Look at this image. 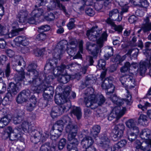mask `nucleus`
Wrapping results in <instances>:
<instances>
[{"instance_id": "1", "label": "nucleus", "mask_w": 151, "mask_h": 151, "mask_svg": "<svg viewBox=\"0 0 151 151\" xmlns=\"http://www.w3.org/2000/svg\"><path fill=\"white\" fill-rule=\"evenodd\" d=\"M98 26L93 27L91 29L87 31L86 35L89 40L92 41H96V44L88 42L86 43V49L90 51L94 56H96L101 51V49L103 46L104 42L106 40L107 35L106 32L101 34V29H98Z\"/></svg>"}, {"instance_id": "2", "label": "nucleus", "mask_w": 151, "mask_h": 151, "mask_svg": "<svg viewBox=\"0 0 151 151\" xmlns=\"http://www.w3.org/2000/svg\"><path fill=\"white\" fill-rule=\"evenodd\" d=\"M73 49L75 50L77 46V41L76 40H72L69 42V45L66 44V42L64 41H62L59 42L57 45L52 55L55 58L60 59L61 55L64 52V48L65 46Z\"/></svg>"}, {"instance_id": "3", "label": "nucleus", "mask_w": 151, "mask_h": 151, "mask_svg": "<svg viewBox=\"0 0 151 151\" xmlns=\"http://www.w3.org/2000/svg\"><path fill=\"white\" fill-rule=\"evenodd\" d=\"M109 99L114 104L119 106L116 107L114 110H115V114L116 116V121L118 120L125 114L126 109L125 107H122L121 109L120 106L122 105L124 103L123 100L117 97L116 95H113L110 97H108Z\"/></svg>"}, {"instance_id": "4", "label": "nucleus", "mask_w": 151, "mask_h": 151, "mask_svg": "<svg viewBox=\"0 0 151 151\" xmlns=\"http://www.w3.org/2000/svg\"><path fill=\"white\" fill-rule=\"evenodd\" d=\"M41 76L34 75L32 80L28 81L30 85L31 90L35 93H39L43 91L44 89L42 79L40 78Z\"/></svg>"}, {"instance_id": "5", "label": "nucleus", "mask_w": 151, "mask_h": 151, "mask_svg": "<svg viewBox=\"0 0 151 151\" xmlns=\"http://www.w3.org/2000/svg\"><path fill=\"white\" fill-rule=\"evenodd\" d=\"M119 80L122 84L125 87H128L129 89L134 87L136 83L133 73L124 75L119 74Z\"/></svg>"}, {"instance_id": "6", "label": "nucleus", "mask_w": 151, "mask_h": 151, "mask_svg": "<svg viewBox=\"0 0 151 151\" xmlns=\"http://www.w3.org/2000/svg\"><path fill=\"white\" fill-rule=\"evenodd\" d=\"M60 104L61 105L60 106H55L52 108L50 114L53 118L62 114L66 110L69 109L71 106L70 101Z\"/></svg>"}, {"instance_id": "7", "label": "nucleus", "mask_w": 151, "mask_h": 151, "mask_svg": "<svg viewBox=\"0 0 151 151\" xmlns=\"http://www.w3.org/2000/svg\"><path fill=\"white\" fill-rule=\"evenodd\" d=\"M70 91V87L69 86H67L65 88L63 94L61 95L60 94H57L55 95V102L57 104H63L70 101L69 100L70 97L69 95Z\"/></svg>"}, {"instance_id": "8", "label": "nucleus", "mask_w": 151, "mask_h": 151, "mask_svg": "<svg viewBox=\"0 0 151 151\" xmlns=\"http://www.w3.org/2000/svg\"><path fill=\"white\" fill-rule=\"evenodd\" d=\"M17 60L15 61V65H16V69L18 68L19 66L21 65V63L24 64L23 66L24 67L25 65L24 61L23 59L20 57H17ZM16 70L18 72L19 75L17 77H16L15 80L18 81H21L23 80L24 78V72L22 67H21L20 70H19L16 69Z\"/></svg>"}, {"instance_id": "9", "label": "nucleus", "mask_w": 151, "mask_h": 151, "mask_svg": "<svg viewBox=\"0 0 151 151\" xmlns=\"http://www.w3.org/2000/svg\"><path fill=\"white\" fill-rule=\"evenodd\" d=\"M149 142L148 141H144L141 143L139 140H136L134 143L135 151H151V146L149 145Z\"/></svg>"}, {"instance_id": "10", "label": "nucleus", "mask_w": 151, "mask_h": 151, "mask_svg": "<svg viewBox=\"0 0 151 151\" xmlns=\"http://www.w3.org/2000/svg\"><path fill=\"white\" fill-rule=\"evenodd\" d=\"M33 132V136H31L30 140L34 144L37 143L40 141H44L46 137L47 136L46 135L45 136L43 135L42 131L40 130H35Z\"/></svg>"}, {"instance_id": "11", "label": "nucleus", "mask_w": 151, "mask_h": 151, "mask_svg": "<svg viewBox=\"0 0 151 151\" xmlns=\"http://www.w3.org/2000/svg\"><path fill=\"white\" fill-rule=\"evenodd\" d=\"M81 67V65L78 64L77 63H73L67 65L62 64L60 66L58 67L57 69L55 70L54 74L56 75L60 74L62 72H64L65 69L66 70V69H69L70 68H72L73 67H76L77 68V67L80 68Z\"/></svg>"}, {"instance_id": "12", "label": "nucleus", "mask_w": 151, "mask_h": 151, "mask_svg": "<svg viewBox=\"0 0 151 151\" xmlns=\"http://www.w3.org/2000/svg\"><path fill=\"white\" fill-rule=\"evenodd\" d=\"M31 92L29 90H24L18 94L16 99L18 104H22L26 102L30 96Z\"/></svg>"}, {"instance_id": "13", "label": "nucleus", "mask_w": 151, "mask_h": 151, "mask_svg": "<svg viewBox=\"0 0 151 151\" xmlns=\"http://www.w3.org/2000/svg\"><path fill=\"white\" fill-rule=\"evenodd\" d=\"M58 67L55 68L53 70V73L55 77L59 76L58 78V81L60 83H67L70 79V76L67 74L66 70H64V72H62L60 74L56 75L54 74V71L55 69H57Z\"/></svg>"}, {"instance_id": "14", "label": "nucleus", "mask_w": 151, "mask_h": 151, "mask_svg": "<svg viewBox=\"0 0 151 151\" xmlns=\"http://www.w3.org/2000/svg\"><path fill=\"white\" fill-rule=\"evenodd\" d=\"M85 101L86 105L87 107H90L92 109H93L97 107L95 95L89 96L88 98H85Z\"/></svg>"}, {"instance_id": "15", "label": "nucleus", "mask_w": 151, "mask_h": 151, "mask_svg": "<svg viewBox=\"0 0 151 151\" xmlns=\"http://www.w3.org/2000/svg\"><path fill=\"white\" fill-rule=\"evenodd\" d=\"M101 87L103 89H107L106 94L108 96L113 93L115 89V87L112 84L109 83L108 79L106 78L103 81L101 85Z\"/></svg>"}, {"instance_id": "16", "label": "nucleus", "mask_w": 151, "mask_h": 151, "mask_svg": "<svg viewBox=\"0 0 151 151\" xmlns=\"http://www.w3.org/2000/svg\"><path fill=\"white\" fill-rule=\"evenodd\" d=\"M28 14V12L26 10H20L17 15V20L20 23L26 22Z\"/></svg>"}, {"instance_id": "17", "label": "nucleus", "mask_w": 151, "mask_h": 151, "mask_svg": "<svg viewBox=\"0 0 151 151\" xmlns=\"http://www.w3.org/2000/svg\"><path fill=\"white\" fill-rule=\"evenodd\" d=\"M144 22L141 29L138 31V33H140L142 30L144 33L148 32L151 31V22L149 17H147L145 18Z\"/></svg>"}, {"instance_id": "18", "label": "nucleus", "mask_w": 151, "mask_h": 151, "mask_svg": "<svg viewBox=\"0 0 151 151\" xmlns=\"http://www.w3.org/2000/svg\"><path fill=\"white\" fill-rule=\"evenodd\" d=\"M14 41L15 45L18 46L20 45L27 46L29 43L28 38L24 36H18L14 39Z\"/></svg>"}, {"instance_id": "19", "label": "nucleus", "mask_w": 151, "mask_h": 151, "mask_svg": "<svg viewBox=\"0 0 151 151\" xmlns=\"http://www.w3.org/2000/svg\"><path fill=\"white\" fill-rule=\"evenodd\" d=\"M140 137L145 141L149 142V145L151 146V130L147 129H143L140 134Z\"/></svg>"}, {"instance_id": "20", "label": "nucleus", "mask_w": 151, "mask_h": 151, "mask_svg": "<svg viewBox=\"0 0 151 151\" xmlns=\"http://www.w3.org/2000/svg\"><path fill=\"white\" fill-rule=\"evenodd\" d=\"M118 10L116 9H113L109 12V16L110 19L113 20L120 22L122 19V16L119 14Z\"/></svg>"}, {"instance_id": "21", "label": "nucleus", "mask_w": 151, "mask_h": 151, "mask_svg": "<svg viewBox=\"0 0 151 151\" xmlns=\"http://www.w3.org/2000/svg\"><path fill=\"white\" fill-rule=\"evenodd\" d=\"M125 124L130 130L134 131L136 133L139 132V127L136 125V122L133 119H131L128 120L125 122Z\"/></svg>"}, {"instance_id": "22", "label": "nucleus", "mask_w": 151, "mask_h": 151, "mask_svg": "<svg viewBox=\"0 0 151 151\" xmlns=\"http://www.w3.org/2000/svg\"><path fill=\"white\" fill-rule=\"evenodd\" d=\"M150 64V62L148 60L141 61L139 63V74L142 76L145 72L147 67Z\"/></svg>"}, {"instance_id": "23", "label": "nucleus", "mask_w": 151, "mask_h": 151, "mask_svg": "<svg viewBox=\"0 0 151 151\" xmlns=\"http://www.w3.org/2000/svg\"><path fill=\"white\" fill-rule=\"evenodd\" d=\"M93 142V141L91 137H86L83 138L81 142V145L83 148L86 149L91 146Z\"/></svg>"}, {"instance_id": "24", "label": "nucleus", "mask_w": 151, "mask_h": 151, "mask_svg": "<svg viewBox=\"0 0 151 151\" xmlns=\"http://www.w3.org/2000/svg\"><path fill=\"white\" fill-rule=\"evenodd\" d=\"M56 147L53 143L50 145L49 143L47 142L41 146L40 151H55Z\"/></svg>"}, {"instance_id": "25", "label": "nucleus", "mask_w": 151, "mask_h": 151, "mask_svg": "<svg viewBox=\"0 0 151 151\" xmlns=\"http://www.w3.org/2000/svg\"><path fill=\"white\" fill-rule=\"evenodd\" d=\"M71 115H74L76 117L78 120L80 119L81 117L82 113L81 108L79 107L74 106H73L70 112Z\"/></svg>"}, {"instance_id": "26", "label": "nucleus", "mask_w": 151, "mask_h": 151, "mask_svg": "<svg viewBox=\"0 0 151 151\" xmlns=\"http://www.w3.org/2000/svg\"><path fill=\"white\" fill-rule=\"evenodd\" d=\"M24 114V110L19 111L18 114L14 117L13 120L14 123L15 124H20L23 121V116Z\"/></svg>"}, {"instance_id": "27", "label": "nucleus", "mask_w": 151, "mask_h": 151, "mask_svg": "<svg viewBox=\"0 0 151 151\" xmlns=\"http://www.w3.org/2000/svg\"><path fill=\"white\" fill-rule=\"evenodd\" d=\"M7 90L11 95H15L19 91V89L16 84L10 83H9Z\"/></svg>"}, {"instance_id": "28", "label": "nucleus", "mask_w": 151, "mask_h": 151, "mask_svg": "<svg viewBox=\"0 0 151 151\" xmlns=\"http://www.w3.org/2000/svg\"><path fill=\"white\" fill-rule=\"evenodd\" d=\"M9 136L10 140L12 141H17L18 140H20L22 136L18 130L16 129Z\"/></svg>"}, {"instance_id": "29", "label": "nucleus", "mask_w": 151, "mask_h": 151, "mask_svg": "<svg viewBox=\"0 0 151 151\" xmlns=\"http://www.w3.org/2000/svg\"><path fill=\"white\" fill-rule=\"evenodd\" d=\"M24 29V28H21L12 30L9 33L6 34L5 37L6 38H11L17 36L19 35L20 32L23 31Z\"/></svg>"}, {"instance_id": "30", "label": "nucleus", "mask_w": 151, "mask_h": 151, "mask_svg": "<svg viewBox=\"0 0 151 151\" xmlns=\"http://www.w3.org/2000/svg\"><path fill=\"white\" fill-rule=\"evenodd\" d=\"M64 124V123L62 119L57 121L54 126V128H55L53 130L54 132H57V131H60L62 132L63 130Z\"/></svg>"}, {"instance_id": "31", "label": "nucleus", "mask_w": 151, "mask_h": 151, "mask_svg": "<svg viewBox=\"0 0 151 151\" xmlns=\"http://www.w3.org/2000/svg\"><path fill=\"white\" fill-rule=\"evenodd\" d=\"M77 132L69 133L68 135V139L70 141L69 144H78L77 139L76 138Z\"/></svg>"}, {"instance_id": "32", "label": "nucleus", "mask_w": 151, "mask_h": 151, "mask_svg": "<svg viewBox=\"0 0 151 151\" xmlns=\"http://www.w3.org/2000/svg\"><path fill=\"white\" fill-rule=\"evenodd\" d=\"M22 127L23 130L25 132H29L32 131H33V127H31L30 124L27 121H23L22 124Z\"/></svg>"}, {"instance_id": "33", "label": "nucleus", "mask_w": 151, "mask_h": 151, "mask_svg": "<svg viewBox=\"0 0 151 151\" xmlns=\"http://www.w3.org/2000/svg\"><path fill=\"white\" fill-rule=\"evenodd\" d=\"M77 125L72 123L68 124L65 127L66 132L70 133L77 132Z\"/></svg>"}, {"instance_id": "34", "label": "nucleus", "mask_w": 151, "mask_h": 151, "mask_svg": "<svg viewBox=\"0 0 151 151\" xmlns=\"http://www.w3.org/2000/svg\"><path fill=\"white\" fill-rule=\"evenodd\" d=\"M37 65L35 63L29 64L27 68V70L28 72H31L33 75H38V72L36 70Z\"/></svg>"}, {"instance_id": "35", "label": "nucleus", "mask_w": 151, "mask_h": 151, "mask_svg": "<svg viewBox=\"0 0 151 151\" xmlns=\"http://www.w3.org/2000/svg\"><path fill=\"white\" fill-rule=\"evenodd\" d=\"M132 131L131 132L130 131L128 130L126 132L128 138L129 140L131 142L133 141L136 139L137 136L139 132L136 133L134 131Z\"/></svg>"}, {"instance_id": "36", "label": "nucleus", "mask_w": 151, "mask_h": 151, "mask_svg": "<svg viewBox=\"0 0 151 151\" xmlns=\"http://www.w3.org/2000/svg\"><path fill=\"white\" fill-rule=\"evenodd\" d=\"M40 76L41 77L42 76L44 77V80H42L43 85L45 84L47 85H49V84L54 78L51 75L49 76L47 75L44 76V74H40Z\"/></svg>"}, {"instance_id": "37", "label": "nucleus", "mask_w": 151, "mask_h": 151, "mask_svg": "<svg viewBox=\"0 0 151 151\" xmlns=\"http://www.w3.org/2000/svg\"><path fill=\"white\" fill-rule=\"evenodd\" d=\"M113 138L115 141L118 140L122 137L124 134V132L122 131H120L114 129H113Z\"/></svg>"}, {"instance_id": "38", "label": "nucleus", "mask_w": 151, "mask_h": 151, "mask_svg": "<svg viewBox=\"0 0 151 151\" xmlns=\"http://www.w3.org/2000/svg\"><path fill=\"white\" fill-rule=\"evenodd\" d=\"M147 117L146 115L141 114L138 118V122L141 125H147Z\"/></svg>"}, {"instance_id": "39", "label": "nucleus", "mask_w": 151, "mask_h": 151, "mask_svg": "<svg viewBox=\"0 0 151 151\" xmlns=\"http://www.w3.org/2000/svg\"><path fill=\"white\" fill-rule=\"evenodd\" d=\"M127 143V142L125 140H122L115 144L113 147V151H115L117 150V149H120L124 147Z\"/></svg>"}, {"instance_id": "40", "label": "nucleus", "mask_w": 151, "mask_h": 151, "mask_svg": "<svg viewBox=\"0 0 151 151\" xmlns=\"http://www.w3.org/2000/svg\"><path fill=\"white\" fill-rule=\"evenodd\" d=\"M101 127L100 126L96 125L94 126L91 130V134L93 136L97 135L100 132Z\"/></svg>"}, {"instance_id": "41", "label": "nucleus", "mask_w": 151, "mask_h": 151, "mask_svg": "<svg viewBox=\"0 0 151 151\" xmlns=\"http://www.w3.org/2000/svg\"><path fill=\"white\" fill-rule=\"evenodd\" d=\"M43 12V10L41 8L35 9L31 12V15L36 18L38 17L41 16Z\"/></svg>"}, {"instance_id": "42", "label": "nucleus", "mask_w": 151, "mask_h": 151, "mask_svg": "<svg viewBox=\"0 0 151 151\" xmlns=\"http://www.w3.org/2000/svg\"><path fill=\"white\" fill-rule=\"evenodd\" d=\"M83 53V47L82 41H81L80 42L79 44V50L76 54L73 57L74 59H81L82 58V56L81 53Z\"/></svg>"}, {"instance_id": "43", "label": "nucleus", "mask_w": 151, "mask_h": 151, "mask_svg": "<svg viewBox=\"0 0 151 151\" xmlns=\"http://www.w3.org/2000/svg\"><path fill=\"white\" fill-rule=\"evenodd\" d=\"M59 0H53L50 2V5L47 6V9L49 10H52L56 8L57 5L58 6Z\"/></svg>"}, {"instance_id": "44", "label": "nucleus", "mask_w": 151, "mask_h": 151, "mask_svg": "<svg viewBox=\"0 0 151 151\" xmlns=\"http://www.w3.org/2000/svg\"><path fill=\"white\" fill-rule=\"evenodd\" d=\"M96 100L97 106L101 105L105 102V99L102 95H97L96 96Z\"/></svg>"}, {"instance_id": "45", "label": "nucleus", "mask_w": 151, "mask_h": 151, "mask_svg": "<svg viewBox=\"0 0 151 151\" xmlns=\"http://www.w3.org/2000/svg\"><path fill=\"white\" fill-rule=\"evenodd\" d=\"M43 87H45V88H44V89L43 91L47 92L49 94H50V95L52 96L54 93L53 87L49 86V85H47L45 84L43 85Z\"/></svg>"}, {"instance_id": "46", "label": "nucleus", "mask_w": 151, "mask_h": 151, "mask_svg": "<svg viewBox=\"0 0 151 151\" xmlns=\"http://www.w3.org/2000/svg\"><path fill=\"white\" fill-rule=\"evenodd\" d=\"M109 141V139L107 137H104L102 138L100 143L102 147L104 148H106L108 147Z\"/></svg>"}, {"instance_id": "47", "label": "nucleus", "mask_w": 151, "mask_h": 151, "mask_svg": "<svg viewBox=\"0 0 151 151\" xmlns=\"http://www.w3.org/2000/svg\"><path fill=\"white\" fill-rule=\"evenodd\" d=\"M53 63L54 62L52 60H47L45 67V70H50L52 69L53 68Z\"/></svg>"}, {"instance_id": "48", "label": "nucleus", "mask_w": 151, "mask_h": 151, "mask_svg": "<svg viewBox=\"0 0 151 151\" xmlns=\"http://www.w3.org/2000/svg\"><path fill=\"white\" fill-rule=\"evenodd\" d=\"M143 53L147 57L146 60L150 61L151 60V49L146 48L143 50Z\"/></svg>"}, {"instance_id": "49", "label": "nucleus", "mask_w": 151, "mask_h": 151, "mask_svg": "<svg viewBox=\"0 0 151 151\" xmlns=\"http://www.w3.org/2000/svg\"><path fill=\"white\" fill-rule=\"evenodd\" d=\"M78 144H69L67 146L68 151H78L77 146Z\"/></svg>"}, {"instance_id": "50", "label": "nucleus", "mask_w": 151, "mask_h": 151, "mask_svg": "<svg viewBox=\"0 0 151 151\" xmlns=\"http://www.w3.org/2000/svg\"><path fill=\"white\" fill-rule=\"evenodd\" d=\"M105 65L106 62L105 60L103 59H101L98 62L97 67L99 68V70L101 69H104Z\"/></svg>"}, {"instance_id": "51", "label": "nucleus", "mask_w": 151, "mask_h": 151, "mask_svg": "<svg viewBox=\"0 0 151 151\" xmlns=\"http://www.w3.org/2000/svg\"><path fill=\"white\" fill-rule=\"evenodd\" d=\"M75 22V20L74 19L72 18L70 19L69 22L67 25L68 28L69 30L75 28L74 22Z\"/></svg>"}, {"instance_id": "52", "label": "nucleus", "mask_w": 151, "mask_h": 151, "mask_svg": "<svg viewBox=\"0 0 151 151\" xmlns=\"http://www.w3.org/2000/svg\"><path fill=\"white\" fill-rule=\"evenodd\" d=\"M130 64L129 62H126L124 66L120 69V71L122 73H124L128 71L130 68Z\"/></svg>"}, {"instance_id": "53", "label": "nucleus", "mask_w": 151, "mask_h": 151, "mask_svg": "<svg viewBox=\"0 0 151 151\" xmlns=\"http://www.w3.org/2000/svg\"><path fill=\"white\" fill-rule=\"evenodd\" d=\"M66 140L65 138H62L59 142L58 145V149L61 150L63 149L66 144Z\"/></svg>"}, {"instance_id": "54", "label": "nucleus", "mask_w": 151, "mask_h": 151, "mask_svg": "<svg viewBox=\"0 0 151 151\" xmlns=\"http://www.w3.org/2000/svg\"><path fill=\"white\" fill-rule=\"evenodd\" d=\"M106 52L107 54V57L106 59L108 60V58L113 54V49L112 47H108L106 49Z\"/></svg>"}, {"instance_id": "55", "label": "nucleus", "mask_w": 151, "mask_h": 151, "mask_svg": "<svg viewBox=\"0 0 151 151\" xmlns=\"http://www.w3.org/2000/svg\"><path fill=\"white\" fill-rule=\"evenodd\" d=\"M127 92L128 94L127 96L126 99H124V100L127 104L130 105L132 102V96L128 90L127 91Z\"/></svg>"}, {"instance_id": "56", "label": "nucleus", "mask_w": 151, "mask_h": 151, "mask_svg": "<svg viewBox=\"0 0 151 151\" xmlns=\"http://www.w3.org/2000/svg\"><path fill=\"white\" fill-rule=\"evenodd\" d=\"M125 128V126L123 124H121L115 125L114 129L120 131H121L124 132Z\"/></svg>"}, {"instance_id": "57", "label": "nucleus", "mask_w": 151, "mask_h": 151, "mask_svg": "<svg viewBox=\"0 0 151 151\" xmlns=\"http://www.w3.org/2000/svg\"><path fill=\"white\" fill-rule=\"evenodd\" d=\"M114 29L116 32L117 33L120 34L122 32V30L123 29V27L121 25H116L114 24L113 26Z\"/></svg>"}, {"instance_id": "58", "label": "nucleus", "mask_w": 151, "mask_h": 151, "mask_svg": "<svg viewBox=\"0 0 151 151\" xmlns=\"http://www.w3.org/2000/svg\"><path fill=\"white\" fill-rule=\"evenodd\" d=\"M47 37L46 35L44 33H40L37 35L36 39L38 41H43L45 40Z\"/></svg>"}, {"instance_id": "59", "label": "nucleus", "mask_w": 151, "mask_h": 151, "mask_svg": "<svg viewBox=\"0 0 151 151\" xmlns=\"http://www.w3.org/2000/svg\"><path fill=\"white\" fill-rule=\"evenodd\" d=\"M85 12L88 15L90 16H93L95 14L94 11L90 7H88L86 8Z\"/></svg>"}, {"instance_id": "60", "label": "nucleus", "mask_w": 151, "mask_h": 151, "mask_svg": "<svg viewBox=\"0 0 151 151\" xmlns=\"http://www.w3.org/2000/svg\"><path fill=\"white\" fill-rule=\"evenodd\" d=\"M6 91V85L4 82H0V94H3Z\"/></svg>"}, {"instance_id": "61", "label": "nucleus", "mask_w": 151, "mask_h": 151, "mask_svg": "<svg viewBox=\"0 0 151 151\" xmlns=\"http://www.w3.org/2000/svg\"><path fill=\"white\" fill-rule=\"evenodd\" d=\"M55 132V134H52L50 136L51 139L53 140H56L61 135L62 132L60 131H57V132Z\"/></svg>"}, {"instance_id": "62", "label": "nucleus", "mask_w": 151, "mask_h": 151, "mask_svg": "<svg viewBox=\"0 0 151 151\" xmlns=\"http://www.w3.org/2000/svg\"><path fill=\"white\" fill-rule=\"evenodd\" d=\"M8 32V29H6L5 27L0 24V35H4L5 37L6 34Z\"/></svg>"}, {"instance_id": "63", "label": "nucleus", "mask_w": 151, "mask_h": 151, "mask_svg": "<svg viewBox=\"0 0 151 151\" xmlns=\"http://www.w3.org/2000/svg\"><path fill=\"white\" fill-rule=\"evenodd\" d=\"M55 17L52 13H50L47 16L45 17V19L47 21H51L54 20Z\"/></svg>"}, {"instance_id": "64", "label": "nucleus", "mask_w": 151, "mask_h": 151, "mask_svg": "<svg viewBox=\"0 0 151 151\" xmlns=\"http://www.w3.org/2000/svg\"><path fill=\"white\" fill-rule=\"evenodd\" d=\"M38 29L42 30L43 31H47L50 29V27L49 25L46 24L39 27Z\"/></svg>"}]
</instances>
